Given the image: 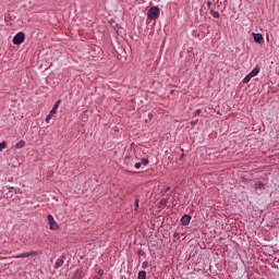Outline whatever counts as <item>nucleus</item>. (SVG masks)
Returning <instances> with one entry per match:
<instances>
[{
    "label": "nucleus",
    "instance_id": "7ed1b4c3",
    "mask_svg": "<svg viewBox=\"0 0 279 279\" xmlns=\"http://www.w3.org/2000/svg\"><path fill=\"white\" fill-rule=\"evenodd\" d=\"M43 251H31L26 253H22L19 255H15L14 258H29V256H41Z\"/></svg>",
    "mask_w": 279,
    "mask_h": 279
},
{
    "label": "nucleus",
    "instance_id": "4be33fe9",
    "mask_svg": "<svg viewBox=\"0 0 279 279\" xmlns=\"http://www.w3.org/2000/svg\"><path fill=\"white\" fill-rule=\"evenodd\" d=\"M98 274H99V276H104V270L100 269V270L98 271Z\"/></svg>",
    "mask_w": 279,
    "mask_h": 279
},
{
    "label": "nucleus",
    "instance_id": "9d476101",
    "mask_svg": "<svg viewBox=\"0 0 279 279\" xmlns=\"http://www.w3.org/2000/svg\"><path fill=\"white\" fill-rule=\"evenodd\" d=\"M64 265V259L59 258L57 259L56 264H54V269H58L60 267H62Z\"/></svg>",
    "mask_w": 279,
    "mask_h": 279
},
{
    "label": "nucleus",
    "instance_id": "1a4fd4ad",
    "mask_svg": "<svg viewBox=\"0 0 279 279\" xmlns=\"http://www.w3.org/2000/svg\"><path fill=\"white\" fill-rule=\"evenodd\" d=\"M255 189H256V191H263V190H265V183H263V182H260V181H258V182H256L255 183Z\"/></svg>",
    "mask_w": 279,
    "mask_h": 279
},
{
    "label": "nucleus",
    "instance_id": "f03ea898",
    "mask_svg": "<svg viewBox=\"0 0 279 279\" xmlns=\"http://www.w3.org/2000/svg\"><path fill=\"white\" fill-rule=\"evenodd\" d=\"M61 104H62V100H57V102L53 105L51 111L46 117V123H49V121H51V119L53 118V114L58 113V108H60Z\"/></svg>",
    "mask_w": 279,
    "mask_h": 279
},
{
    "label": "nucleus",
    "instance_id": "423d86ee",
    "mask_svg": "<svg viewBox=\"0 0 279 279\" xmlns=\"http://www.w3.org/2000/svg\"><path fill=\"white\" fill-rule=\"evenodd\" d=\"M252 36H253L255 43H257L258 45H260V43H263V34L253 33Z\"/></svg>",
    "mask_w": 279,
    "mask_h": 279
},
{
    "label": "nucleus",
    "instance_id": "2eb2a0df",
    "mask_svg": "<svg viewBox=\"0 0 279 279\" xmlns=\"http://www.w3.org/2000/svg\"><path fill=\"white\" fill-rule=\"evenodd\" d=\"M134 210H135V213H138V198L135 199Z\"/></svg>",
    "mask_w": 279,
    "mask_h": 279
},
{
    "label": "nucleus",
    "instance_id": "f3484780",
    "mask_svg": "<svg viewBox=\"0 0 279 279\" xmlns=\"http://www.w3.org/2000/svg\"><path fill=\"white\" fill-rule=\"evenodd\" d=\"M211 16H214V19H219V12L211 11Z\"/></svg>",
    "mask_w": 279,
    "mask_h": 279
},
{
    "label": "nucleus",
    "instance_id": "6e6552de",
    "mask_svg": "<svg viewBox=\"0 0 279 279\" xmlns=\"http://www.w3.org/2000/svg\"><path fill=\"white\" fill-rule=\"evenodd\" d=\"M258 73H260V66L256 65L250 73L248 75L251 77H256V75H258Z\"/></svg>",
    "mask_w": 279,
    "mask_h": 279
},
{
    "label": "nucleus",
    "instance_id": "39448f33",
    "mask_svg": "<svg viewBox=\"0 0 279 279\" xmlns=\"http://www.w3.org/2000/svg\"><path fill=\"white\" fill-rule=\"evenodd\" d=\"M47 220H48L49 230H53V231L58 230L59 228L58 222H56V219L53 218L52 215H48Z\"/></svg>",
    "mask_w": 279,
    "mask_h": 279
},
{
    "label": "nucleus",
    "instance_id": "a211bd4d",
    "mask_svg": "<svg viewBox=\"0 0 279 279\" xmlns=\"http://www.w3.org/2000/svg\"><path fill=\"white\" fill-rule=\"evenodd\" d=\"M160 206H167V199L162 198V199L160 201Z\"/></svg>",
    "mask_w": 279,
    "mask_h": 279
},
{
    "label": "nucleus",
    "instance_id": "f8f14e48",
    "mask_svg": "<svg viewBox=\"0 0 279 279\" xmlns=\"http://www.w3.org/2000/svg\"><path fill=\"white\" fill-rule=\"evenodd\" d=\"M147 272L145 270H141L137 275V279H146Z\"/></svg>",
    "mask_w": 279,
    "mask_h": 279
},
{
    "label": "nucleus",
    "instance_id": "aec40b11",
    "mask_svg": "<svg viewBox=\"0 0 279 279\" xmlns=\"http://www.w3.org/2000/svg\"><path fill=\"white\" fill-rule=\"evenodd\" d=\"M195 117H197V114H202V109H197L195 112H194Z\"/></svg>",
    "mask_w": 279,
    "mask_h": 279
},
{
    "label": "nucleus",
    "instance_id": "5701e85b",
    "mask_svg": "<svg viewBox=\"0 0 279 279\" xmlns=\"http://www.w3.org/2000/svg\"><path fill=\"white\" fill-rule=\"evenodd\" d=\"M210 5H213V2L208 1L207 7L210 8Z\"/></svg>",
    "mask_w": 279,
    "mask_h": 279
},
{
    "label": "nucleus",
    "instance_id": "ddd939ff",
    "mask_svg": "<svg viewBox=\"0 0 279 279\" xmlns=\"http://www.w3.org/2000/svg\"><path fill=\"white\" fill-rule=\"evenodd\" d=\"M252 77L250 74H247L244 78H243V84H250V82L252 81Z\"/></svg>",
    "mask_w": 279,
    "mask_h": 279
},
{
    "label": "nucleus",
    "instance_id": "9b49d317",
    "mask_svg": "<svg viewBox=\"0 0 279 279\" xmlns=\"http://www.w3.org/2000/svg\"><path fill=\"white\" fill-rule=\"evenodd\" d=\"M16 149H23L25 147V141L21 140L15 144Z\"/></svg>",
    "mask_w": 279,
    "mask_h": 279
},
{
    "label": "nucleus",
    "instance_id": "393cba45",
    "mask_svg": "<svg viewBox=\"0 0 279 279\" xmlns=\"http://www.w3.org/2000/svg\"><path fill=\"white\" fill-rule=\"evenodd\" d=\"M166 191H171V187H167V190Z\"/></svg>",
    "mask_w": 279,
    "mask_h": 279
},
{
    "label": "nucleus",
    "instance_id": "b1692460",
    "mask_svg": "<svg viewBox=\"0 0 279 279\" xmlns=\"http://www.w3.org/2000/svg\"><path fill=\"white\" fill-rule=\"evenodd\" d=\"M191 123H192V125H195L197 123V121H194V122H191Z\"/></svg>",
    "mask_w": 279,
    "mask_h": 279
},
{
    "label": "nucleus",
    "instance_id": "412c9836",
    "mask_svg": "<svg viewBox=\"0 0 279 279\" xmlns=\"http://www.w3.org/2000/svg\"><path fill=\"white\" fill-rule=\"evenodd\" d=\"M142 166H143V163L136 162V163H135V169H140Z\"/></svg>",
    "mask_w": 279,
    "mask_h": 279
},
{
    "label": "nucleus",
    "instance_id": "4468645a",
    "mask_svg": "<svg viewBox=\"0 0 279 279\" xmlns=\"http://www.w3.org/2000/svg\"><path fill=\"white\" fill-rule=\"evenodd\" d=\"M141 163L144 165V167H147V165H149V159L143 158V159L141 160Z\"/></svg>",
    "mask_w": 279,
    "mask_h": 279
},
{
    "label": "nucleus",
    "instance_id": "0eeeda50",
    "mask_svg": "<svg viewBox=\"0 0 279 279\" xmlns=\"http://www.w3.org/2000/svg\"><path fill=\"white\" fill-rule=\"evenodd\" d=\"M182 226H189L191 223V215H184L181 218Z\"/></svg>",
    "mask_w": 279,
    "mask_h": 279
},
{
    "label": "nucleus",
    "instance_id": "f257e3e1",
    "mask_svg": "<svg viewBox=\"0 0 279 279\" xmlns=\"http://www.w3.org/2000/svg\"><path fill=\"white\" fill-rule=\"evenodd\" d=\"M160 16V9L158 7H151L147 12V19L149 21H156Z\"/></svg>",
    "mask_w": 279,
    "mask_h": 279
},
{
    "label": "nucleus",
    "instance_id": "6ab92c4d",
    "mask_svg": "<svg viewBox=\"0 0 279 279\" xmlns=\"http://www.w3.org/2000/svg\"><path fill=\"white\" fill-rule=\"evenodd\" d=\"M148 265H149L148 262H143V264H142L143 269L147 268Z\"/></svg>",
    "mask_w": 279,
    "mask_h": 279
},
{
    "label": "nucleus",
    "instance_id": "20e7f679",
    "mask_svg": "<svg viewBox=\"0 0 279 279\" xmlns=\"http://www.w3.org/2000/svg\"><path fill=\"white\" fill-rule=\"evenodd\" d=\"M25 43V33L20 32L13 37V45H23Z\"/></svg>",
    "mask_w": 279,
    "mask_h": 279
},
{
    "label": "nucleus",
    "instance_id": "dca6fc26",
    "mask_svg": "<svg viewBox=\"0 0 279 279\" xmlns=\"http://www.w3.org/2000/svg\"><path fill=\"white\" fill-rule=\"evenodd\" d=\"M5 147H8V144H5V142H1L0 143V151L5 149Z\"/></svg>",
    "mask_w": 279,
    "mask_h": 279
}]
</instances>
